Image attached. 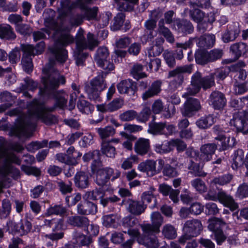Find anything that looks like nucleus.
<instances>
[{
	"mask_svg": "<svg viewBox=\"0 0 248 248\" xmlns=\"http://www.w3.org/2000/svg\"><path fill=\"white\" fill-rule=\"evenodd\" d=\"M139 222L138 219L131 216L124 217L122 220V226L124 230H127L133 228Z\"/></svg>",
	"mask_w": 248,
	"mask_h": 248,
	"instance_id": "obj_49",
	"label": "nucleus"
},
{
	"mask_svg": "<svg viewBox=\"0 0 248 248\" xmlns=\"http://www.w3.org/2000/svg\"><path fill=\"white\" fill-rule=\"evenodd\" d=\"M73 93H71L69 103V109L72 110L75 107L78 95L80 93L79 86L77 85L75 83H73L71 85Z\"/></svg>",
	"mask_w": 248,
	"mask_h": 248,
	"instance_id": "obj_43",
	"label": "nucleus"
},
{
	"mask_svg": "<svg viewBox=\"0 0 248 248\" xmlns=\"http://www.w3.org/2000/svg\"><path fill=\"white\" fill-rule=\"evenodd\" d=\"M0 38L8 40L15 39L16 35L11 26L7 25L6 26H0Z\"/></svg>",
	"mask_w": 248,
	"mask_h": 248,
	"instance_id": "obj_40",
	"label": "nucleus"
},
{
	"mask_svg": "<svg viewBox=\"0 0 248 248\" xmlns=\"http://www.w3.org/2000/svg\"><path fill=\"white\" fill-rule=\"evenodd\" d=\"M32 48L28 44H21V50L23 52L21 60V64L24 70L27 73H30L33 70V63L31 56H33L31 53Z\"/></svg>",
	"mask_w": 248,
	"mask_h": 248,
	"instance_id": "obj_10",
	"label": "nucleus"
},
{
	"mask_svg": "<svg viewBox=\"0 0 248 248\" xmlns=\"http://www.w3.org/2000/svg\"><path fill=\"white\" fill-rule=\"evenodd\" d=\"M73 237L77 243L82 246H88L92 242L91 237L77 232H74Z\"/></svg>",
	"mask_w": 248,
	"mask_h": 248,
	"instance_id": "obj_47",
	"label": "nucleus"
},
{
	"mask_svg": "<svg viewBox=\"0 0 248 248\" xmlns=\"http://www.w3.org/2000/svg\"><path fill=\"white\" fill-rule=\"evenodd\" d=\"M162 81L157 80L152 83L147 90L142 94V99L144 101L157 95L161 91Z\"/></svg>",
	"mask_w": 248,
	"mask_h": 248,
	"instance_id": "obj_20",
	"label": "nucleus"
},
{
	"mask_svg": "<svg viewBox=\"0 0 248 248\" xmlns=\"http://www.w3.org/2000/svg\"><path fill=\"white\" fill-rule=\"evenodd\" d=\"M190 17L195 22H201L205 17V14L199 9L190 10L189 12Z\"/></svg>",
	"mask_w": 248,
	"mask_h": 248,
	"instance_id": "obj_53",
	"label": "nucleus"
},
{
	"mask_svg": "<svg viewBox=\"0 0 248 248\" xmlns=\"http://www.w3.org/2000/svg\"><path fill=\"white\" fill-rule=\"evenodd\" d=\"M245 155L242 150H237L234 152V156L232 159V167L233 170H236L238 167L241 166L244 162Z\"/></svg>",
	"mask_w": 248,
	"mask_h": 248,
	"instance_id": "obj_38",
	"label": "nucleus"
},
{
	"mask_svg": "<svg viewBox=\"0 0 248 248\" xmlns=\"http://www.w3.org/2000/svg\"><path fill=\"white\" fill-rule=\"evenodd\" d=\"M8 227L11 228L14 232L23 235L30 232L32 225L29 221L25 218L16 223L11 222L8 224Z\"/></svg>",
	"mask_w": 248,
	"mask_h": 248,
	"instance_id": "obj_13",
	"label": "nucleus"
},
{
	"mask_svg": "<svg viewBox=\"0 0 248 248\" xmlns=\"http://www.w3.org/2000/svg\"><path fill=\"white\" fill-rule=\"evenodd\" d=\"M166 127L165 123H157L153 120L149 124V132L154 135L164 134V130Z\"/></svg>",
	"mask_w": 248,
	"mask_h": 248,
	"instance_id": "obj_35",
	"label": "nucleus"
},
{
	"mask_svg": "<svg viewBox=\"0 0 248 248\" xmlns=\"http://www.w3.org/2000/svg\"><path fill=\"white\" fill-rule=\"evenodd\" d=\"M98 65L108 72L99 73L89 83L86 84L85 86V90L89 99L94 101L99 100L100 93L106 88L105 80L106 75L108 72L112 70L114 68L113 64L107 60L103 62L101 64Z\"/></svg>",
	"mask_w": 248,
	"mask_h": 248,
	"instance_id": "obj_3",
	"label": "nucleus"
},
{
	"mask_svg": "<svg viewBox=\"0 0 248 248\" xmlns=\"http://www.w3.org/2000/svg\"><path fill=\"white\" fill-rule=\"evenodd\" d=\"M217 145L215 143H207L202 145L200 148L201 156L204 160L207 161L210 160L212 155L217 149Z\"/></svg>",
	"mask_w": 248,
	"mask_h": 248,
	"instance_id": "obj_30",
	"label": "nucleus"
},
{
	"mask_svg": "<svg viewBox=\"0 0 248 248\" xmlns=\"http://www.w3.org/2000/svg\"><path fill=\"white\" fill-rule=\"evenodd\" d=\"M87 42L85 40L82 35H79L77 38V46L80 50H83L88 48L90 50H93L94 47L98 44V42L96 40L94 35L91 33L87 34Z\"/></svg>",
	"mask_w": 248,
	"mask_h": 248,
	"instance_id": "obj_11",
	"label": "nucleus"
},
{
	"mask_svg": "<svg viewBox=\"0 0 248 248\" xmlns=\"http://www.w3.org/2000/svg\"><path fill=\"white\" fill-rule=\"evenodd\" d=\"M96 130L102 141L108 140L107 138L113 136L115 134V129L111 126L98 128Z\"/></svg>",
	"mask_w": 248,
	"mask_h": 248,
	"instance_id": "obj_36",
	"label": "nucleus"
},
{
	"mask_svg": "<svg viewBox=\"0 0 248 248\" xmlns=\"http://www.w3.org/2000/svg\"><path fill=\"white\" fill-rule=\"evenodd\" d=\"M174 28L183 35L191 34L194 29L193 24L189 20L180 19H176L174 21Z\"/></svg>",
	"mask_w": 248,
	"mask_h": 248,
	"instance_id": "obj_15",
	"label": "nucleus"
},
{
	"mask_svg": "<svg viewBox=\"0 0 248 248\" xmlns=\"http://www.w3.org/2000/svg\"><path fill=\"white\" fill-rule=\"evenodd\" d=\"M196 62L197 63L204 65L210 62L209 53L204 50H198L195 54Z\"/></svg>",
	"mask_w": 248,
	"mask_h": 248,
	"instance_id": "obj_41",
	"label": "nucleus"
},
{
	"mask_svg": "<svg viewBox=\"0 0 248 248\" xmlns=\"http://www.w3.org/2000/svg\"><path fill=\"white\" fill-rule=\"evenodd\" d=\"M235 144V140L233 137H226L221 142L220 150L225 151L232 147Z\"/></svg>",
	"mask_w": 248,
	"mask_h": 248,
	"instance_id": "obj_64",
	"label": "nucleus"
},
{
	"mask_svg": "<svg viewBox=\"0 0 248 248\" xmlns=\"http://www.w3.org/2000/svg\"><path fill=\"white\" fill-rule=\"evenodd\" d=\"M117 3V8L120 11H131L134 8L132 4L126 0H114Z\"/></svg>",
	"mask_w": 248,
	"mask_h": 248,
	"instance_id": "obj_60",
	"label": "nucleus"
},
{
	"mask_svg": "<svg viewBox=\"0 0 248 248\" xmlns=\"http://www.w3.org/2000/svg\"><path fill=\"white\" fill-rule=\"evenodd\" d=\"M152 224L157 229H159L160 227L163 223V217L158 212H153L151 216Z\"/></svg>",
	"mask_w": 248,
	"mask_h": 248,
	"instance_id": "obj_57",
	"label": "nucleus"
},
{
	"mask_svg": "<svg viewBox=\"0 0 248 248\" xmlns=\"http://www.w3.org/2000/svg\"><path fill=\"white\" fill-rule=\"evenodd\" d=\"M66 222L72 226L79 228H85L89 225V220L87 217L78 215L68 217Z\"/></svg>",
	"mask_w": 248,
	"mask_h": 248,
	"instance_id": "obj_24",
	"label": "nucleus"
},
{
	"mask_svg": "<svg viewBox=\"0 0 248 248\" xmlns=\"http://www.w3.org/2000/svg\"><path fill=\"white\" fill-rule=\"evenodd\" d=\"M217 200L225 206L229 207L232 211H234L238 208V205L234 202L233 198L223 191L218 192Z\"/></svg>",
	"mask_w": 248,
	"mask_h": 248,
	"instance_id": "obj_25",
	"label": "nucleus"
},
{
	"mask_svg": "<svg viewBox=\"0 0 248 248\" xmlns=\"http://www.w3.org/2000/svg\"><path fill=\"white\" fill-rule=\"evenodd\" d=\"M21 46L20 48L16 47L9 54V59L11 63L15 64L18 62L20 59Z\"/></svg>",
	"mask_w": 248,
	"mask_h": 248,
	"instance_id": "obj_62",
	"label": "nucleus"
},
{
	"mask_svg": "<svg viewBox=\"0 0 248 248\" xmlns=\"http://www.w3.org/2000/svg\"><path fill=\"white\" fill-rule=\"evenodd\" d=\"M233 176L230 173H227L223 175L215 177L212 181V183L215 185L223 186L229 183L233 179Z\"/></svg>",
	"mask_w": 248,
	"mask_h": 248,
	"instance_id": "obj_50",
	"label": "nucleus"
},
{
	"mask_svg": "<svg viewBox=\"0 0 248 248\" xmlns=\"http://www.w3.org/2000/svg\"><path fill=\"white\" fill-rule=\"evenodd\" d=\"M231 123L233 124L237 130L247 134L248 133V112L246 111L239 112L235 114Z\"/></svg>",
	"mask_w": 248,
	"mask_h": 248,
	"instance_id": "obj_9",
	"label": "nucleus"
},
{
	"mask_svg": "<svg viewBox=\"0 0 248 248\" xmlns=\"http://www.w3.org/2000/svg\"><path fill=\"white\" fill-rule=\"evenodd\" d=\"M74 40V37L69 33L63 32L57 39L54 46L49 48L51 53L58 62L63 63L66 61L67 52L63 46L73 43Z\"/></svg>",
	"mask_w": 248,
	"mask_h": 248,
	"instance_id": "obj_4",
	"label": "nucleus"
},
{
	"mask_svg": "<svg viewBox=\"0 0 248 248\" xmlns=\"http://www.w3.org/2000/svg\"><path fill=\"white\" fill-rule=\"evenodd\" d=\"M203 226L201 221L197 219L186 220L183 227V235L179 238V242L184 245L188 240L198 236L202 231Z\"/></svg>",
	"mask_w": 248,
	"mask_h": 248,
	"instance_id": "obj_5",
	"label": "nucleus"
},
{
	"mask_svg": "<svg viewBox=\"0 0 248 248\" xmlns=\"http://www.w3.org/2000/svg\"><path fill=\"white\" fill-rule=\"evenodd\" d=\"M189 173L193 174L195 177H204L206 176L207 173L202 170V168L198 163L193 161H190L188 166Z\"/></svg>",
	"mask_w": 248,
	"mask_h": 248,
	"instance_id": "obj_33",
	"label": "nucleus"
},
{
	"mask_svg": "<svg viewBox=\"0 0 248 248\" xmlns=\"http://www.w3.org/2000/svg\"><path fill=\"white\" fill-rule=\"evenodd\" d=\"M159 166L156 168V162L154 160H147L140 163L138 169L145 172L149 177H152L161 171L164 165V161L161 159L158 160Z\"/></svg>",
	"mask_w": 248,
	"mask_h": 248,
	"instance_id": "obj_8",
	"label": "nucleus"
},
{
	"mask_svg": "<svg viewBox=\"0 0 248 248\" xmlns=\"http://www.w3.org/2000/svg\"><path fill=\"white\" fill-rule=\"evenodd\" d=\"M56 159L60 162L64 163L68 165H75L77 164V161L74 157L71 158L70 156L63 154H58L56 155Z\"/></svg>",
	"mask_w": 248,
	"mask_h": 248,
	"instance_id": "obj_58",
	"label": "nucleus"
},
{
	"mask_svg": "<svg viewBox=\"0 0 248 248\" xmlns=\"http://www.w3.org/2000/svg\"><path fill=\"white\" fill-rule=\"evenodd\" d=\"M109 53L106 47H100L96 51L94 56V61L98 65H100L107 60Z\"/></svg>",
	"mask_w": 248,
	"mask_h": 248,
	"instance_id": "obj_39",
	"label": "nucleus"
},
{
	"mask_svg": "<svg viewBox=\"0 0 248 248\" xmlns=\"http://www.w3.org/2000/svg\"><path fill=\"white\" fill-rule=\"evenodd\" d=\"M196 124L199 128L202 129H206L214 124V118L210 115L202 117L196 122Z\"/></svg>",
	"mask_w": 248,
	"mask_h": 248,
	"instance_id": "obj_44",
	"label": "nucleus"
},
{
	"mask_svg": "<svg viewBox=\"0 0 248 248\" xmlns=\"http://www.w3.org/2000/svg\"><path fill=\"white\" fill-rule=\"evenodd\" d=\"M97 212L96 204L88 201L81 202L77 206V212L79 215H94Z\"/></svg>",
	"mask_w": 248,
	"mask_h": 248,
	"instance_id": "obj_19",
	"label": "nucleus"
},
{
	"mask_svg": "<svg viewBox=\"0 0 248 248\" xmlns=\"http://www.w3.org/2000/svg\"><path fill=\"white\" fill-rule=\"evenodd\" d=\"M89 177L87 173L84 171L78 172L74 177L75 186L81 189L86 188L89 185Z\"/></svg>",
	"mask_w": 248,
	"mask_h": 248,
	"instance_id": "obj_28",
	"label": "nucleus"
},
{
	"mask_svg": "<svg viewBox=\"0 0 248 248\" xmlns=\"http://www.w3.org/2000/svg\"><path fill=\"white\" fill-rule=\"evenodd\" d=\"M143 232V235H152L153 233H157L160 232L159 229H157L153 224L147 223L140 225Z\"/></svg>",
	"mask_w": 248,
	"mask_h": 248,
	"instance_id": "obj_56",
	"label": "nucleus"
},
{
	"mask_svg": "<svg viewBox=\"0 0 248 248\" xmlns=\"http://www.w3.org/2000/svg\"><path fill=\"white\" fill-rule=\"evenodd\" d=\"M172 150V140L164 141L161 144H156L155 146V151L160 154H167Z\"/></svg>",
	"mask_w": 248,
	"mask_h": 248,
	"instance_id": "obj_37",
	"label": "nucleus"
},
{
	"mask_svg": "<svg viewBox=\"0 0 248 248\" xmlns=\"http://www.w3.org/2000/svg\"><path fill=\"white\" fill-rule=\"evenodd\" d=\"M198 38L197 45L201 47L212 46L215 41V36L213 34H204Z\"/></svg>",
	"mask_w": 248,
	"mask_h": 248,
	"instance_id": "obj_34",
	"label": "nucleus"
},
{
	"mask_svg": "<svg viewBox=\"0 0 248 248\" xmlns=\"http://www.w3.org/2000/svg\"><path fill=\"white\" fill-rule=\"evenodd\" d=\"M194 75L199 77L200 81L199 84L201 89L202 88L203 90H206L211 88L215 85L214 74L211 73L208 76L202 78L200 72H196L194 74Z\"/></svg>",
	"mask_w": 248,
	"mask_h": 248,
	"instance_id": "obj_23",
	"label": "nucleus"
},
{
	"mask_svg": "<svg viewBox=\"0 0 248 248\" xmlns=\"http://www.w3.org/2000/svg\"><path fill=\"white\" fill-rule=\"evenodd\" d=\"M192 186L200 193H204L207 190V187L204 181L201 179L196 178L191 182Z\"/></svg>",
	"mask_w": 248,
	"mask_h": 248,
	"instance_id": "obj_54",
	"label": "nucleus"
},
{
	"mask_svg": "<svg viewBox=\"0 0 248 248\" xmlns=\"http://www.w3.org/2000/svg\"><path fill=\"white\" fill-rule=\"evenodd\" d=\"M95 173V182L101 187H107L109 185V180L114 181L121 176V171L114 170L110 167L103 168L98 170Z\"/></svg>",
	"mask_w": 248,
	"mask_h": 248,
	"instance_id": "obj_6",
	"label": "nucleus"
},
{
	"mask_svg": "<svg viewBox=\"0 0 248 248\" xmlns=\"http://www.w3.org/2000/svg\"><path fill=\"white\" fill-rule=\"evenodd\" d=\"M67 212V209L65 207L61 205H56L54 206L50 207L47 210L46 215L50 216L52 215L64 216Z\"/></svg>",
	"mask_w": 248,
	"mask_h": 248,
	"instance_id": "obj_48",
	"label": "nucleus"
},
{
	"mask_svg": "<svg viewBox=\"0 0 248 248\" xmlns=\"http://www.w3.org/2000/svg\"><path fill=\"white\" fill-rule=\"evenodd\" d=\"M201 108L200 101L196 98L189 97L187 98L184 104V108L182 109V113L184 116L190 117Z\"/></svg>",
	"mask_w": 248,
	"mask_h": 248,
	"instance_id": "obj_12",
	"label": "nucleus"
},
{
	"mask_svg": "<svg viewBox=\"0 0 248 248\" xmlns=\"http://www.w3.org/2000/svg\"><path fill=\"white\" fill-rule=\"evenodd\" d=\"M162 232L166 238L169 239H174L177 236L176 230L171 224H168L164 225L163 227Z\"/></svg>",
	"mask_w": 248,
	"mask_h": 248,
	"instance_id": "obj_45",
	"label": "nucleus"
},
{
	"mask_svg": "<svg viewBox=\"0 0 248 248\" xmlns=\"http://www.w3.org/2000/svg\"><path fill=\"white\" fill-rule=\"evenodd\" d=\"M150 149V142L148 139L141 138L135 142L134 150L139 155H144L148 154Z\"/></svg>",
	"mask_w": 248,
	"mask_h": 248,
	"instance_id": "obj_22",
	"label": "nucleus"
},
{
	"mask_svg": "<svg viewBox=\"0 0 248 248\" xmlns=\"http://www.w3.org/2000/svg\"><path fill=\"white\" fill-rule=\"evenodd\" d=\"M124 105V100L120 98H115L109 103L97 105V109L98 111L105 113L113 112L121 108Z\"/></svg>",
	"mask_w": 248,
	"mask_h": 248,
	"instance_id": "obj_17",
	"label": "nucleus"
},
{
	"mask_svg": "<svg viewBox=\"0 0 248 248\" xmlns=\"http://www.w3.org/2000/svg\"><path fill=\"white\" fill-rule=\"evenodd\" d=\"M16 31L24 35H30L32 31V29L30 25L20 23L15 27Z\"/></svg>",
	"mask_w": 248,
	"mask_h": 248,
	"instance_id": "obj_59",
	"label": "nucleus"
},
{
	"mask_svg": "<svg viewBox=\"0 0 248 248\" xmlns=\"http://www.w3.org/2000/svg\"><path fill=\"white\" fill-rule=\"evenodd\" d=\"M117 89L119 92L122 93L134 94L136 89V86L132 80L127 79L121 81L117 85Z\"/></svg>",
	"mask_w": 248,
	"mask_h": 248,
	"instance_id": "obj_29",
	"label": "nucleus"
},
{
	"mask_svg": "<svg viewBox=\"0 0 248 248\" xmlns=\"http://www.w3.org/2000/svg\"><path fill=\"white\" fill-rule=\"evenodd\" d=\"M101 152L108 157L113 158L116 155L115 147L108 140L101 141Z\"/></svg>",
	"mask_w": 248,
	"mask_h": 248,
	"instance_id": "obj_32",
	"label": "nucleus"
},
{
	"mask_svg": "<svg viewBox=\"0 0 248 248\" xmlns=\"http://www.w3.org/2000/svg\"><path fill=\"white\" fill-rule=\"evenodd\" d=\"M158 32L159 34L163 35L166 40L170 43H173L175 41L174 37L170 30L165 26L163 19H161L158 24Z\"/></svg>",
	"mask_w": 248,
	"mask_h": 248,
	"instance_id": "obj_31",
	"label": "nucleus"
},
{
	"mask_svg": "<svg viewBox=\"0 0 248 248\" xmlns=\"http://www.w3.org/2000/svg\"><path fill=\"white\" fill-rule=\"evenodd\" d=\"M151 191L144 192L141 195V199L142 200V202H147L148 203H150L152 202H153V204H152L150 206L151 208H153L156 206V198L155 197L154 194H153V192L155 190V189L154 187H151L150 188Z\"/></svg>",
	"mask_w": 248,
	"mask_h": 248,
	"instance_id": "obj_42",
	"label": "nucleus"
},
{
	"mask_svg": "<svg viewBox=\"0 0 248 248\" xmlns=\"http://www.w3.org/2000/svg\"><path fill=\"white\" fill-rule=\"evenodd\" d=\"M44 105L37 100L31 102L29 106V115L21 114L18 118L16 125L12 129V134L17 137H30L35 128L36 120L41 119L47 125L54 124L58 122L57 118L48 113Z\"/></svg>",
	"mask_w": 248,
	"mask_h": 248,
	"instance_id": "obj_1",
	"label": "nucleus"
},
{
	"mask_svg": "<svg viewBox=\"0 0 248 248\" xmlns=\"http://www.w3.org/2000/svg\"><path fill=\"white\" fill-rule=\"evenodd\" d=\"M137 242L146 248H158L159 243L157 237L155 235H143L137 239Z\"/></svg>",
	"mask_w": 248,
	"mask_h": 248,
	"instance_id": "obj_27",
	"label": "nucleus"
},
{
	"mask_svg": "<svg viewBox=\"0 0 248 248\" xmlns=\"http://www.w3.org/2000/svg\"><path fill=\"white\" fill-rule=\"evenodd\" d=\"M61 8L59 10L60 15L62 17H64L72 10L74 5L71 3V0H61Z\"/></svg>",
	"mask_w": 248,
	"mask_h": 248,
	"instance_id": "obj_46",
	"label": "nucleus"
},
{
	"mask_svg": "<svg viewBox=\"0 0 248 248\" xmlns=\"http://www.w3.org/2000/svg\"><path fill=\"white\" fill-rule=\"evenodd\" d=\"M125 14L123 13H118L114 17V21L111 28L113 31H117L120 29L124 21Z\"/></svg>",
	"mask_w": 248,
	"mask_h": 248,
	"instance_id": "obj_55",
	"label": "nucleus"
},
{
	"mask_svg": "<svg viewBox=\"0 0 248 248\" xmlns=\"http://www.w3.org/2000/svg\"><path fill=\"white\" fill-rule=\"evenodd\" d=\"M199 77L194 76V74L192 75L190 85L186 88V92L183 95V97L188 98L189 96L195 95L199 93L201 89L199 84Z\"/></svg>",
	"mask_w": 248,
	"mask_h": 248,
	"instance_id": "obj_26",
	"label": "nucleus"
},
{
	"mask_svg": "<svg viewBox=\"0 0 248 248\" xmlns=\"http://www.w3.org/2000/svg\"><path fill=\"white\" fill-rule=\"evenodd\" d=\"M57 185L59 187L60 191L63 194L70 193L72 191V183L71 182H69L68 184H66L63 181H60L57 182Z\"/></svg>",
	"mask_w": 248,
	"mask_h": 248,
	"instance_id": "obj_61",
	"label": "nucleus"
},
{
	"mask_svg": "<svg viewBox=\"0 0 248 248\" xmlns=\"http://www.w3.org/2000/svg\"><path fill=\"white\" fill-rule=\"evenodd\" d=\"M209 101L210 104L216 109L222 108L226 103L224 94L217 91H215L211 93Z\"/></svg>",
	"mask_w": 248,
	"mask_h": 248,
	"instance_id": "obj_16",
	"label": "nucleus"
},
{
	"mask_svg": "<svg viewBox=\"0 0 248 248\" xmlns=\"http://www.w3.org/2000/svg\"><path fill=\"white\" fill-rule=\"evenodd\" d=\"M55 61L53 59H49L48 62L43 68V71L45 76L42 78L44 89H40V91L42 94L52 95L56 99V103L47 110L49 112L53 111L56 108H63L67 103V99L60 95L57 89L60 83L63 84L65 79L63 76L61 75L55 67Z\"/></svg>",
	"mask_w": 248,
	"mask_h": 248,
	"instance_id": "obj_2",
	"label": "nucleus"
},
{
	"mask_svg": "<svg viewBox=\"0 0 248 248\" xmlns=\"http://www.w3.org/2000/svg\"><path fill=\"white\" fill-rule=\"evenodd\" d=\"M126 202L128 205L127 208L128 211L135 216H140L144 212L146 208V205L141 202L128 199Z\"/></svg>",
	"mask_w": 248,
	"mask_h": 248,
	"instance_id": "obj_21",
	"label": "nucleus"
},
{
	"mask_svg": "<svg viewBox=\"0 0 248 248\" xmlns=\"http://www.w3.org/2000/svg\"><path fill=\"white\" fill-rule=\"evenodd\" d=\"M247 50V46L244 43L239 42L232 44L230 47V51L233 55V58L225 60L224 62L230 63L236 61L242 54H245Z\"/></svg>",
	"mask_w": 248,
	"mask_h": 248,
	"instance_id": "obj_14",
	"label": "nucleus"
},
{
	"mask_svg": "<svg viewBox=\"0 0 248 248\" xmlns=\"http://www.w3.org/2000/svg\"><path fill=\"white\" fill-rule=\"evenodd\" d=\"M137 116V113L134 110H127L120 115V119L123 121H130Z\"/></svg>",
	"mask_w": 248,
	"mask_h": 248,
	"instance_id": "obj_63",
	"label": "nucleus"
},
{
	"mask_svg": "<svg viewBox=\"0 0 248 248\" xmlns=\"http://www.w3.org/2000/svg\"><path fill=\"white\" fill-rule=\"evenodd\" d=\"M47 144L48 141L46 140H43L41 142L32 141L27 145L26 148L31 152H34L39 149L47 147Z\"/></svg>",
	"mask_w": 248,
	"mask_h": 248,
	"instance_id": "obj_52",
	"label": "nucleus"
},
{
	"mask_svg": "<svg viewBox=\"0 0 248 248\" xmlns=\"http://www.w3.org/2000/svg\"><path fill=\"white\" fill-rule=\"evenodd\" d=\"M240 32L238 23L230 24L227 30L222 36L224 43H228L234 41L238 36Z\"/></svg>",
	"mask_w": 248,
	"mask_h": 248,
	"instance_id": "obj_18",
	"label": "nucleus"
},
{
	"mask_svg": "<svg viewBox=\"0 0 248 248\" xmlns=\"http://www.w3.org/2000/svg\"><path fill=\"white\" fill-rule=\"evenodd\" d=\"M192 72V65H186L178 66L175 69L170 71L168 74V78L174 77V79L169 83V88L171 90H175L180 87L183 82L184 78L183 73H191Z\"/></svg>",
	"mask_w": 248,
	"mask_h": 248,
	"instance_id": "obj_7",
	"label": "nucleus"
},
{
	"mask_svg": "<svg viewBox=\"0 0 248 248\" xmlns=\"http://www.w3.org/2000/svg\"><path fill=\"white\" fill-rule=\"evenodd\" d=\"M143 68L141 64H136L133 65L131 70V74L134 78L138 80L139 78L147 77V75L142 72Z\"/></svg>",
	"mask_w": 248,
	"mask_h": 248,
	"instance_id": "obj_51",
	"label": "nucleus"
}]
</instances>
